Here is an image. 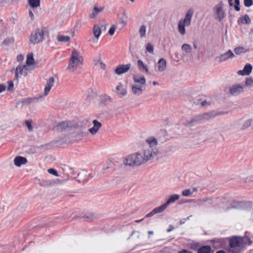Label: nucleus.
I'll return each instance as SVG.
<instances>
[{
    "mask_svg": "<svg viewBox=\"0 0 253 253\" xmlns=\"http://www.w3.org/2000/svg\"><path fill=\"white\" fill-rule=\"evenodd\" d=\"M157 152L156 150L142 149L139 151L125 158L124 164L132 167H139L153 160Z\"/></svg>",
    "mask_w": 253,
    "mask_h": 253,
    "instance_id": "obj_1",
    "label": "nucleus"
},
{
    "mask_svg": "<svg viewBox=\"0 0 253 253\" xmlns=\"http://www.w3.org/2000/svg\"><path fill=\"white\" fill-rule=\"evenodd\" d=\"M252 241L247 236H234L230 239L229 249V253H239L246 245H250Z\"/></svg>",
    "mask_w": 253,
    "mask_h": 253,
    "instance_id": "obj_2",
    "label": "nucleus"
},
{
    "mask_svg": "<svg viewBox=\"0 0 253 253\" xmlns=\"http://www.w3.org/2000/svg\"><path fill=\"white\" fill-rule=\"evenodd\" d=\"M83 61V57L80 50L73 49L72 50L71 57L69 61L68 69L71 72H75L78 67L82 65Z\"/></svg>",
    "mask_w": 253,
    "mask_h": 253,
    "instance_id": "obj_3",
    "label": "nucleus"
},
{
    "mask_svg": "<svg viewBox=\"0 0 253 253\" xmlns=\"http://www.w3.org/2000/svg\"><path fill=\"white\" fill-rule=\"evenodd\" d=\"M193 14V10L189 9L186 12L184 18L178 21L177 29L178 33L181 36H183L186 34L185 26H188L190 25Z\"/></svg>",
    "mask_w": 253,
    "mask_h": 253,
    "instance_id": "obj_4",
    "label": "nucleus"
},
{
    "mask_svg": "<svg viewBox=\"0 0 253 253\" xmlns=\"http://www.w3.org/2000/svg\"><path fill=\"white\" fill-rule=\"evenodd\" d=\"M47 36L48 31L46 28H39L31 34L30 41L33 44H37L42 42Z\"/></svg>",
    "mask_w": 253,
    "mask_h": 253,
    "instance_id": "obj_5",
    "label": "nucleus"
},
{
    "mask_svg": "<svg viewBox=\"0 0 253 253\" xmlns=\"http://www.w3.org/2000/svg\"><path fill=\"white\" fill-rule=\"evenodd\" d=\"M226 12L224 9V4L222 2L217 4L213 8V16L214 18L221 22L226 17Z\"/></svg>",
    "mask_w": 253,
    "mask_h": 253,
    "instance_id": "obj_6",
    "label": "nucleus"
},
{
    "mask_svg": "<svg viewBox=\"0 0 253 253\" xmlns=\"http://www.w3.org/2000/svg\"><path fill=\"white\" fill-rule=\"evenodd\" d=\"M145 142L147 143V146L144 147L143 149L156 150L157 153L156 154V157L158 156L159 153L158 149L156 148V147L158 144V140L153 136H150L145 139Z\"/></svg>",
    "mask_w": 253,
    "mask_h": 253,
    "instance_id": "obj_7",
    "label": "nucleus"
},
{
    "mask_svg": "<svg viewBox=\"0 0 253 253\" xmlns=\"http://www.w3.org/2000/svg\"><path fill=\"white\" fill-rule=\"evenodd\" d=\"M214 115L212 113H204L198 115L194 117L191 120V123H199L206 120H208L214 117Z\"/></svg>",
    "mask_w": 253,
    "mask_h": 253,
    "instance_id": "obj_8",
    "label": "nucleus"
},
{
    "mask_svg": "<svg viewBox=\"0 0 253 253\" xmlns=\"http://www.w3.org/2000/svg\"><path fill=\"white\" fill-rule=\"evenodd\" d=\"M253 121L251 118H242L238 120L237 125L240 129L243 131L251 126Z\"/></svg>",
    "mask_w": 253,
    "mask_h": 253,
    "instance_id": "obj_9",
    "label": "nucleus"
},
{
    "mask_svg": "<svg viewBox=\"0 0 253 253\" xmlns=\"http://www.w3.org/2000/svg\"><path fill=\"white\" fill-rule=\"evenodd\" d=\"M30 68L26 65H18L15 69L16 78H18L22 76H26Z\"/></svg>",
    "mask_w": 253,
    "mask_h": 253,
    "instance_id": "obj_10",
    "label": "nucleus"
},
{
    "mask_svg": "<svg viewBox=\"0 0 253 253\" xmlns=\"http://www.w3.org/2000/svg\"><path fill=\"white\" fill-rule=\"evenodd\" d=\"M243 91V86L239 84H233L229 88V92L232 95H238Z\"/></svg>",
    "mask_w": 253,
    "mask_h": 253,
    "instance_id": "obj_11",
    "label": "nucleus"
},
{
    "mask_svg": "<svg viewBox=\"0 0 253 253\" xmlns=\"http://www.w3.org/2000/svg\"><path fill=\"white\" fill-rule=\"evenodd\" d=\"M134 84L142 87H145L146 85V79L143 75L136 74L133 76Z\"/></svg>",
    "mask_w": 253,
    "mask_h": 253,
    "instance_id": "obj_12",
    "label": "nucleus"
},
{
    "mask_svg": "<svg viewBox=\"0 0 253 253\" xmlns=\"http://www.w3.org/2000/svg\"><path fill=\"white\" fill-rule=\"evenodd\" d=\"M115 92L118 96L123 97L127 94V88L126 85L122 83H119L115 87Z\"/></svg>",
    "mask_w": 253,
    "mask_h": 253,
    "instance_id": "obj_13",
    "label": "nucleus"
},
{
    "mask_svg": "<svg viewBox=\"0 0 253 253\" xmlns=\"http://www.w3.org/2000/svg\"><path fill=\"white\" fill-rule=\"evenodd\" d=\"M55 81L54 77H50L47 80L43 90V95L42 96H46L49 93L51 88L53 85Z\"/></svg>",
    "mask_w": 253,
    "mask_h": 253,
    "instance_id": "obj_14",
    "label": "nucleus"
},
{
    "mask_svg": "<svg viewBox=\"0 0 253 253\" xmlns=\"http://www.w3.org/2000/svg\"><path fill=\"white\" fill-rule=\"evenodd\" d=\"M252 70L253 66L250 63H247L245 65L243 70H239L237 72V74L242 76H249Z\"/></svg>",
    "mask_w": 253,
    "mask_h": 253,
    "instance_id": "obj_15",
    "label": "nucleus"
},
{
    "mask_svg": "<svg viewBox=\"0 0 253 253\" xmlns=\"http://www.w3.org/2000/svg\"><path fill=\"white\" fill-rule=\"evenodd\" d=\"M28 163V161L25 157L17 156L13 160V163L16 167L20 168L22 166L26 165Z\"/></svg>",
    "mask_w": 253,
    "mask_h": 253,
    "instance_id": "obj_16",
    "label": "nucleus"
},
{
    "mask_svg": "<svg viewBox=\"0 0 253 253\" xmlns=\"http://www.w3.org/2000/svg\"><path fill=\"white\" fill-rule=\"evenodd\" d=\"M113 102L112 97L107 94L101 95L99 98V103L101 105L107 106Z\"/></svg>",
    "mask_w": 253,
    "mask_h": 253,
    "instance_id": "obj_17",
    "label": "nucleus"
},
{
    "mask_svg": "<svg viewBox=\"0 0 253 253\" xmlns=\"http://www.w3.org/2000/svg\"><path fill=\"white\" fill-rule=\"evenodd\" d=\"M179 199V196L177 194H173L170 195L169 198H168L167 202L163 205H161V206L165 211L168 206L173 203H174L175 201H177Z\"/></svg>",
    "mask_w": 253,
    "mask_h": 253,
    "instance_id": "obj_18",
    "label": "nucleus"
},
{
    "mask_svg": "<svg viewBox=\"0 0 253 253\" xmlns=\"http://www.w3.org/2000/svg\"><path fill=\"white\" fill-rule=\"evenodd\" d=\"M93 62L95 66H99L102 71H105L106 65L100 55L95 57L93 60Z\"/></svg>",
    "mask_w": 253,
    "mask_h": 253,
    "instance_id": "obj_19",
    "label": "nucleus"
},
{
    "mask_svg": "<svg viewBox=\"0 0 253 253\" xmlns=\"http://www.w3.org/2000/svg\"><path fill=\"white\" fill-rule=\"evenodd\" d=\"M131 65H119L115 69V72L117 75H120L127 72L130 69Z\"/></svg>",
    "mask_w": 253,
    "mask_h": 253,
    "instance_id": "obj_20",
    "label": "nucleus"
},
{
    "mask_svg": "<svg viewBox=\"0 0 253 253\" xmlns=\"http://www.w3.org/2000/svg\"><path fill=\"white\" fill-rule=\"evenodd\" d=\"M35 100V98H28L25 100L18 102L16 103V106L17 108H21L23 107H27L34 102Z\"/></svg>",
    "mask_w": 253,
    "mask_h": 253,
    "instance_id": "obj_21",
    "label": "nucleus"
},
{
    "mask_svg": "<svg viewBox=\"0 0 253 253\" xmlns=\"http://www.w3.org/2000/svg\"><path fill=\"white\" fill-rule=\"evenodd\" d=\"M235 56L234 53L230 50H228L223 54H221L218 57V61L220 62H224L230 58H233Z\"/></svg>",
    "mask_w": 253,
    "mask_h": 253,
    "instance_id": "obj_22",
    "label": "nucleus"
},
{
    "mask_svg": "<svg viewBox=\"0 0 253 253\" xmlns=\"http://www.w3.org/2000/svg\"><path fill=\"white\" fill-rule=\"evenodd\" d=\"M156 67L159 72L165 71L167 68V61L164 58H161L157 63Z\"/></svg>",
    "mask_w": 253,
    "mask_h": 253,
    "instance_id": "obj_23",
    "label": "nucleus"
},
{
    "mask_svg": "<svg viewBox=\"0 0 253 253\" xmlns=\"http://www.w3.org/2000/svg\"><path fill=\"white\" fill-rule=\"evenodd\" d=\"M93 126L88 129L89 132L92 134H96L101 126V124L97 120L92 121Z\"/></svg>",
    "mask_w": 253,
    "mask_h": 253,
    "instance_id": "obj_24",
    "label": "nucleus"
},
{
    "mask_svg": "<svg viewBox=\"0 0 253 253\" xmlns=\"http://www.w3.org/2000/svg\"><path fill=\"white\" fill-rule=\"evenodd\" d=\"M28 4L34 12L40 7V0H28Z\"/></svg>",
    "mask_w": 253,
    "mask_h": 253,
    "instance_id": "obj_25",
    "label": "nucleus"
},
{
    "mask_svg": "<svg viewBox=\"0 0 253 253\" xmlns=\"http://www.w3.org/2000/svg\"><path fill=\"white\" fill-rule=\"evenodd\" d=\"M27 59L26 62V65L30 68L31 66H34L36 64V62L34 58V55L33 53H28L27 55Z\"/></svg>",
    "mask_w": 253,
    "mask_h": 253,
    "instance_id": "obj_26",
    "label": "nucleus"
},
{
    "mask_svg": "<svg viewBox=\"0 0 253 253\" xmlns=\"http://www.w3.org/2000/svg\"><path fill=\"white\" fill-rule=\"evenodd\" d=\"M144 88L142 86L133 84L132 85L131 91L134 95L138 96L142 93Z\"/></svg>",
    "mask_w": 253,
    "mask_h": 253,
    "instance_id": "obj_27",
    "label": "nucleus"
},
{
    "mask_svg": "<svg viewBox=\"0 0 253 253\" xmlns=\"http://www.w3.org/2000/svg\"><path fill=\"white\" fill-rule=\"evenodd\" d=\"M103 10V7H98L97 6H94L91 13L89 15L90 18H95L100 12L102 11Z\"/></svg>",
    "mask_w": 253,
    "mask_h": 253,
    "instance_id": "obj_28",
    "label": "nucleus"
},
{
    "mask_svg": "<svg viewBox=\"0 0 253 253\" xmlns=\"http://www.w3.org/2000/svg\"><path fill=\"white\" fill-rule=\"evenodd\" d=\"M92 33L95 39L98 40L101 34V30L99 26L95 25L93 27Z\"/></svg>",
    "mask_w": 253,
    "mask_h": 253,
    "instance_id": "obj_29",
    "label": "nucleus"
},
{
    "mask_svg": "<svg viewBox=\"0 0 253 253\" xmlns=\"http://www.w3.org/2000/svg\"><path fill=\"white\" fill-rule=\"evenodd\" d=\"M164 211V210L163 209L162 207L160 206L158 207H157V208L154 209L150 212L147 214L145 215V217H149L153 216L155 214L161 213Z\"/></svg>",
    "mask_w": 253,
    "mask_h": 253,
    "instance_id": "obj_30",
    "label": "nucleus"
},
{
    "mask_svg": "<svg viewBox=\"0 0 253 253\" xmlns=\"http://www.w3.org/2000/svg\"><path fill=\"white\" fill-rule=\"evenodd\" d=\"M138 33L140 38L143 39L145 37L146 35V26L145 25H141L139 27Z\"/></svg>",
    "mask_w": 253,
    "mask_h": 253,
    "instance_id": "obj_31",
    "label": "nucleus"
},
{
    "mask_svg": "<svg viewBox=\"0 0 253 253\" xmlns=\"http://www.w3.org/2000/svg\"><path fill=\"white\" fill-rule=\"evenodd\" d=\"M154 52V46L153 43L148 42L146 44V52L153 54Z\"/></svg>",
    "mask_w": 253,
    "mask_h": 253,
    "instance_id": "obj_32",
    "label": "nucleus"
},
{
    "mask_svg": "<svg viewBox=\"0 0 253 253\" xmlns=\"http://www.w3.org/2000/svg\"><path fill=\"white\" fill-rule=\"evenodd\" d=\"M181 50L186 54L190 53L192 50L191 46L187 43H184L181 45Z\"/></svg>",
    "mask_w": 253,
    "mask_h": 253,
    "instance_id": "obj_33",
    "label": "nucleus"
},
{
    "mask_svg": "<svg viewBox=\"0 0 253 253\" xmlns=\"http://www.w3.org/2000/svg\"><path fill=\"white\" fill-rule=\"evenodd\" d=\"M211 248L209 246H203L198 250V253H210Z\"/></svg>",
    "mask_w": 253,
    "mask_h": 253,
    "instance_id": "obj_34",
    "label": "nucleus"
},
{
    "mask_svg": "<svg viewBox=\"0 0 253 253\" xmlns=\"http://www.w3.org/2000/svg\"><path fill=\"white\" fill-rule=\"evenodd\" d=\"M245 85L248 88L253 87V78L252 77L247 78L245 80Z\"/></svg>",
    "mask_w": 253,
    "mask_h": 253,
    "instance_id": "obj_35",
    "label": "nucleus"
},
{
    "mask_svg": "<svg viewBox=\"0 0 253 253\" xmlns=\"http://www.w3.org/2000/svg\"><path fill=\"white\" fill-rule=\"evenodd\" d=\"M247 51V50L243 47H237L234 49V52L237 55H241L245 53Z\"/></svg>",
    "mask_w": 253,
    "mask_h": 253,
    "instance_id": "obj_36",
    "label": "nucleus"
},
{
    "mask_svg": "<svg viewBox=\"0 0 253 253\" xmlns=\"http://www.w3.org/2000/svg\"><path fill=\"white\" fill-rule=\"evenodd\" d=\"M57 39L59 42H67L70 41V38L68 36L59 35L57 36Z\"/></svg>",
    "mask_w": 253,
    "mask_h": 253,
    "instance_id": "obj_37",
    "label": "nucleus"
},
{
    "mask_svg": "<svg viewBox=\"0 0 253 253\" xmlns=\"http://www.w3.org/2000/svg\"><path fill=\"white\" fill-rule=\"evenodd\" d=\"M39 184L42 187L51 186L50 180V179L39 180Z\"/></svg>",
    "mask_w": 253,
    "mask_h": 253,
    "instance_id": "obj_38",
    "label": "nucleus"
},
{
    "mask_svg": "<svg viewBox=\"0 0 253 253\" xmlns=\"http://www.w3.org/2000/svg\"><path fill=\"white\" fill-rule=\"evenodd\" d=\"M137 65L138 68L140 70H144L146 72H147V73L148 72V68L147 67V66L146 65H145L144 64L143 62L141 60H139L137 61Z\"/></svg>",
    "mask_w": 253,
    "mask_h": 253,
    "instance_id": "obj_39",
    "label": "nucleus"
},
{
    "mask_svg": "<svg viewBox=\"0 0 253 253\" xmlns=\"http://www.w3.org/2000/svg\"><path fill=\"white\" fill-rule=\"evenodd\" d=\"M239 21L242 24H248L250 22V19L248 15H245L241 17Z\"/></svg>",
    "mask_w": 253,
    "mask_h": 253,
    "instance_id": "obj_40",
    "label": "nucleus"
},
{
    "mask_svg": "<svg viewBox=\"0 0 253 253\" xmlns=\"http://www.w3.org/2000/svg\"><path fill=\"white\" fill-rule=\"evenodd\" d=\"M50 180L51 183V186L54 185L55 184H61L63 182V181L61 180L58 178L50 179Z\"/></svg>",
    "mask_w": 253,
    "mask_h": 253,
    "instance_id": "obj_41",
    "label": "nucleus"
},
{
    "mask_svg": "<svg viewBox=\"0 0 253 253\" xmlns=\"http://www.w3.org/2000/svg\"><path fill=\"white\" fill-rule=\"evenodd\" d=\"M32 120H26L25 122L26 126L28 128V130L29 131H32L33 130V127L32 126Z\"/></svg>",
    "mask_w": 253,
    "mask_h": 253,
    "instance_id": "obj_42",
    "label": "nucleus"
},
{
    "mask_svg": "<svg viewBox=\"0 0 253 253\" xmlns=\"http://www.w3.org/2000/svg\"><path fill=\"white\" fill-rule=\"evenodd\" d=\"M192 194V192L190 189H186L182 192V196L184 197H188Z\"/></svg>",
    "mask_w": 253,
    "mask_h": 253,
    "instance_id": "obj_43",
    "label": "nucleus"
},
{
    "mask_svg": "<svg viewBox=\"0 0 253 253\" xmlns=\"http://www.w3.org/2000/svg\"><path fill=\"white\" fill-rule=\"evenodd\" d=\"M244 4L246 7H250L253 4V0H244Z\"/></svg>",
    "mask_w": 253,
    "mask_h": 253,
    "instance_id": "obj_44",
    "label": "nucleus"
},
{
    "mask_svg": "<svg viewBox=\"0 0 253 253\" xmlns=\"http://www.w3.org/2000/svg\"><path fill=\"white\" fill-rule=\"evenodd\" d=\"M37 10L35 11V12H34V11L31 9V8L29 9L28 11V15L29 17H30V19L31 20H33L34 19V13H36Z\"/></svg>",
    "mask_w": 253,
    "mask_h": 253,
    "instance_id": "obj_45",
    "label": "nucleus"
},
{
    "mask_svg": "<svg viewBox=\"0 0 253 253\" xmlns=\"http://www.w3.org/2000/svg\"><path fill=\"white\" fill-rule=\"evenodd\" d=\"M116 30V26L115 25H112L110 27L108 33L110 36H113L114 34L115 31Z\"/></svg>",
    "mask_w": 253,
    "mask_h": 253,
    "instance_id": "obj_46",
    "label": "nucleus"
},
{
    "mask_svg": "<svg viewBox=\"0 0 253 253\" xmlns=\"http://www.w3.org/2000/svg\"><path fill=\"white\" fill-rule=\"evenodd\" d=\"M234 2L235 5L234 6L235 9L236 11H239L240 10V0H234Z\"/></svg>",
    "mask_w": 253,
    "mask_h": 253,
    "instance_id": "obj_47",
    "label": "nucleus"
},
{
    "mask_svg": "<svg viewBox=\"0 0 253 253\" xmlns=\"http://www.w3.org/2000/svg\"><path fill=\"white\" fill-rule=\"evenodd\" d=\"M47 172L50 174H51L56 176H58L57 171L53 169H48L47 170Z\"/></svg>",
    "mask_w": 253,
    "mask_h": 253,
    "instance_id": "obj_48",
    "label": "nucleus"
},
{
    "mask_svg": "<svg viewBox=\"0 0 253 253\" xmlns=\"http://www.w3.org/2000/svg\"><path fill=\"white\" fill-rule=\"evenodd\" d=\"M200 246H199V244H198V243H192L191 244V249H192L193 250H198L199 249Z\"/></svg>",
    "mask_w": 253,
    "mask_h": 253,
    "instance_id": "obj_49",
    "label": "nucleus"
},
{
    "mask_svg": "<svg viewBox=\"0 0 253 253\" xmlns=\"http://www.w3.org/2000/svg\"><path fill=\"white\" fill-rule=\"evenodd\" d=\"M8 86L7 89L8 91L11 90L13 87V83L12 81H10L7 82Z\"/></svg>",
    "mask_w": 253,
    "mask_h": 253,
    "instance_id": "obj_50",
    "label": "nucleus"
},
{
    "mask_svg": "<svg viewBox=\"0 0 253 253\" xmlns=\"http://www.w3.org/2000/svg\"><path fill=\"white\" fill-rule=\"evenodd\" d=\"M6 89V86L4 84H0V93L5 91Z\"/></svg>",
    "mask_w": 253,
    "mask_h": 253,
    "instance_id": "obj_51",
    "label": "nucleus"
},
{
    "mask_svg": "<svg viewBox=\"0 0 253 253\" xmlns=\"http://www.w3.org/2000/svg\"><path fill=\"white\" fill-rule=\"evenodd\" d=\"M84 173H80L79 174H78V180L80 182H84V181H85L86 180V178H84V179H82L81 178V176H82V175Z\"/></svg>",
    "mask_w": 253,
    "mask_h": 253,
    "instance_id": "obj_52",
    "label": "nucleus"
},
{
    "mask_svg": "<svg viewBox=\"0 0 253 253\" xmlns=\"http://www.w3.org/2000/svg\"><path fill=\"white\" fill-rule=\"evenodd\" d=\"M66 126V124L64 122L61 123L58 126L59 129H62L64 127Z\"/></svg>",
    "mask_w": 253,
    "mask_h": 253,
    "instance_id": "obj_53",
    "label": "nucleus"
},
{
    "mask_svg": "<svg viewBox=\"0 0 253 253\" xmlns=\"http://www.w3.org/2000/svg\"><path fill=\"white\" fill-rule=\"evenodd\" d=\"M24 59V57L23 55H19L18 56H17V61H22Z\"/></svg>",
    "mask_w": 253,
    "mask_h": 253,
    "instance_id": "obj_54",
    "label": "nucleus"
},
{
    "mask_svg": "<svg viewBox=\"0 0 253 253\" xmlns=\"http://www.w3.org/2000/svg\"><path fill=\"white\" fill-rule=\"evenodd\" d=\"M178 253H192L191 252L186 250H182V251L179 252Z\"/></svg>",
    "mask_w": 253,
    "mask_h": 253,
    "instance_id": "obj_55",
    "label": "nucleus"
},
{
    "mask_svg": "<svg viewBox=\"0 0 253 253\" xmlns=\"http://www.w3.org/2000/svg\"><path fill=\"white\" fill-rule=\"evenodd\" d=\"M201 104L202 106H207V105H209V103L205 101H202L201 103Z\"/></svg>",
    "mask_w": 253,
    "mask_h": 253,
    "instance_id": "obj_56",
    "label": "nucleus"
},
{
    "mask_svg": "<svg viewBox=\"0 0 253 253\" xmlns=\"http://www.w3.org/2000/svg\"><path fill=\"white\" fill-rule=\"evenodd\" d=\"M233 1V0H228V2L229 3V5L231 7H232L234 5Z\"/></svg>",
    "mask_w": 253,
    "mask_h": 253,
    "instance_id": "obj_57",
    "label": "nucleus"
},
{
    "mask_svg": "<svg viewBox=\"0 0 253 253\" xmlns=\"http://www.w3.org/2000/svg\"><path fill=\"white\" fill-rule=\"evenodd\" d=\"M174 229V227L173 226H171L169 229L167 231L168 232H170L171 231L173 230Z\"/></svg>",
    "mask_w": 253,
    "mask_h": 253,
    "instance_id": "obj_58",
    "label": "nucleus"
},
{
    "mask_svg": "<svg viewBox=\"0 0 253 253\" xmlns=\"http://www.w3.org/2000/svg\"><path fill=\"white\" fill-rule=\"evenodd\" d=\"M153 84L154 85H159V84L158 82H157L154 81L153 82Z\"/></svg>",
    "mask_w": 253,
    "mask_h": 253,
    "instance_id": "obj_59",
    "label": "nucleus"
},
{
    "mask_svg": "<svg viewBox=\"0 0 253 253\" xmlns=\"http://www.w3.org/2000/svg\"><path fill=\"white\" fill-rule=\"evenodd\" d=\"M148 234H149V235H152V234H153V231H148Z\"/></svg>",
    "mask_w": 253,
    "mask_h": 253,
    "instance_id": "obj_60",
    "label": "nucleus"
},
{
    "mask_svg": "<svg viewBox=\"0 0 253 253\" xmlns=\"http://www.w3.org/2000/svg\"><path fill=\"white\" fill-rule=\"evenodd\" d=\"M216 253H224V252L223 251H218Z\"/></svg>",
    "mask_w": 253,
    "mask_h": 253,
    "instance_id": "obj_61",
    "label": "nucleus"
},
{
    "mask_svg": "<svg viewBox=\"0 0 253 253\" xmlns=\"http://www.w3.org/2000/svg\"><path fill=\"white\" fill-rule=\"evenodd\" d=\"M143 219H141L139 220H137L136 222H139V221H142Z\"/></svg>",
    "mask_w": 253,
    "mask_h": 253,
    "instance_id": "obj_62",
    "label": "nucleus"
},
{
    "mask_svg": "<svg viewBox=\"0 0 253 253\" xmlns=\"http://www.w3.org/2000/svg\"><path fill=\"white\" fill-rule=\"evenodd\" d=\"M130 1L133 2L135 0H129Z\"/></svg>",
    "mask_w": 253,
    "mask_h": 253,
    "instance_id": "obj_63",
    "label": "nucleus"
},
{
    "mask_svg": "<svg viewBox=\"0 0 253 253\" xmlns=\"http://www.w3.org/2000/svg\"><path fill=\"white\" fill-rule=\"evenodd\" d=\"M194 48H197V46H196V45H194Z\"/></svg>",
    "mask_w": 253,
    "mask_h": 253,
    "instance_id": "obj_64",
    "label": "nucleus"
}]
</instances>
